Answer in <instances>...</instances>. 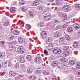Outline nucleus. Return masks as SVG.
I'll use <instances>...</instances> for the list:
<instances>
[{"label": "nucleus", "instance_id": "f257e3e1", "mask_svg": "<svg viewBox=\"0 0 80 80\" xmlns=\"http://www.w3.org/2000/svg\"><path fill=\"white\" fill-rule=\"evenodd\" d=\"M1 45L2 47L7 48L8 49L10 50V51H13L15 49V47L13 44L10 43V42H5L4 41L1 42Z\"/></svg>", "mask_w": 80, "mask_h": 80}, {"label": "nucleus", "instance_id": "f03ea898", "mask_svg": "<svg viewBox=\"0 0 80 80\" xmlns=\"http://www.w3.org/2000/svg\"><path fill=\"white\" fill-rule=\"evenodd\" d=\"M52 37H49V38H48L46 39V42L48 44V50H52V49H53V44L51 43L52 42Z\"/></svg>", "mask_w": 80, "mask_h": 80}, {"label": "nucleus", "instance_id": "7ed1b4c3", "mask_svg": "<svg viewBox=\"0 0 80 80\" xmlns=\"http://www.w3.org/2000/svg\"><path fill=\"white\" fill-rule=\"evenodd\" d=\"M52 52L54 54H60L61 53V49L59 48H55L53 49Z\"/></svg>", "mask_w": 80, "mask_h": 80}, {"label": "nucleus", "instance_id": "20e7f679", "mask_svg": "<svg viewBox=\"0 0 80 80\" xmlns=\"http://www.w3.org/2000/svg\"><path fill=\"white\" fill-rule=\"evenodd\" d=\"M43 17L44 18H45L46 21H48L51 18V16L49 14H45Z\"/></svg>", "mask_w": 80, "mask_h": 80}, {"label": "nucleus", "instance_id": "39448f33", "mask_svg": "<svg viewBox=\"0 0 80 80\" xmlns=\"http://www.w3.org/2000/svg\"><path fill=\"white\" fill-rule=\"evenodd\" d=\"M18 40L19 43H20V44H22V43H23L24 45H25V42L23 41V38L21 37H19L18 38Z\"/></svg>", "mask_w": 80, "mask_h": 80}, {"label": "nucleus", "instance_id": "423d86ee", "mask_svg": "<svg viewBox=\"0 0 80 80\" xmlns=\"http://www.w3.org/2000/svg\"><path fill=\"white\" fill-rule=\"evenodd\" d=\"M47 33H46V31H43L42 32V38H45L47 37Z\"/></svg>", "mask_w": 80, "mask_h": 80}, {"label": "nucleus", "instance_id": "0eeeda50", "mask_svg": "<svg viewBox=\"0 0 80 80\" xmlns=\"http://www.w3.org/2000/svg\"><path fill=\"white\" fill-rule=\"evenodd\" d=\"M62 10L64 12H67L68 11V7L66 5H64L62 8Z\"/></svg>", "mask_w": 80, "mask_h": 80}, {"label": "nucleus", "instance_id": "6e6552de", "mask_svg": "<svg viewBox=\"0 0 80 80\" xmlns=\"http://www.w3.org/2000/svg\"><path fill=\"white\" fill-rule=\"evenodd\" d=\"M58 64V61H52V67L55 68L56 66H57Z\"/></svg>", "mask_w": 80, "mask_h": 80}, {"label": "nucleus", "instance_id": "1a4fd4ad", "mask_svg": "<svg viewBox=\"0 0 80 80\" xmlns=\"http://www.w3.org/2000/svg\"><path fill=\"white\" fill-rule=\"evenodd\" d=\"M72 26L73 27H74L75 29H76L77 30L79 29L80 28V25L77 23L74 24Z\"/></svg>", "mask_w": 80, "mask_h": 80}, {"label": "nucleus", "instance_id": "9d476101", "mask_svg": "<svg viewBox=\"0 0 80 80\" xmlns=\"http://www.w3.org/2000/svg\"><path fill=\"white\" fill-rule=\"evenodd\" d=\"M54 37L58 38V37H59L61 36V33L60 32H57L54 33Z\"/></svg>", "mask_w": 80, "mask_h": 80}, {"label": "nucleus", "instance_id": "9b49d317", "mask_svg": "<svg viewBox=\"0 0 80 80\" xmlns=\"http://www.w3.org/2000/svg\"><path fill=\"white\" fill-rule=\"evenodd\" d=\"M18 74L14 72H13L11 71L9 72V75H10L11 77H15L16 75H17Z\"/></svg>", "mask_w": 80, "mask_h": 80}, {"label": "nucleus", "instance_id": "f8f14e48", "mask_svg": "<svg viewBox=\"0 0 80 80\" xmlns=\"http://www.w3.org/2000/svg\"><path fill=\"white\" fill-rule=\"evenodd\" d=\"M33 9H31L30 10V11L29 12L31 18H33V17L34 16V14H33Z\"/></svg>", "mask_w": 80, "mask_h": 80}, {"label": "nucleus", "instance_id": "ddd939ff", "mask_svg": "<svg viewBox=\"0 0 80 80\" xmlns=\"http://www.w3.org/2000/svg\"><path fill=\"white\" fill-rule=\"evenodd\" d=\"M65 41V38L64 37H61L59 39V42H63Z\"/></svg>", "mask_w": 80, "mask_h": 80}, {"label": "nucleus", "instance_id": "4468645a", "mask_svg": "<svg viewBox=\"0 0 80 80\" xmlns=\"http://www.w3.org/2000/svg\"><path fill=\"white\" fill-rule=\"evenodd\" d=\"M10 12L11 13H13L15 12V8L13 7L11 8L10 10Z\"/></svg>", "mask_w": 80, "mask_h": 80}, {"label": "nucleus", "instance_id": "2eb2a0df", "mask_svg": "<svg viewBox=\"0 0 80 80\" xmlns=\"http://www.w3.org/2000/svg\"><path fill=\"white\" fill-rule=\"evenodd\" d=\"M37 26L39 27H43L44 26V23L43 22H39L37 24Z\"/></svg>", "mask_w": 80, "mask_h": 80}, {"label": "nucleus", "instance_id": "dca6fc26", "mask_svg": "<svg viewBox=\"0 0 80 80\" xmlns=\"http://www.w3.org/2000/svg\"><path fill=\"white\" fill-rule=\"evenodd\" d=\"M57 14L60 17H62L63 15H64L65 14H64L62 12H60V11H58L57 12Z\"/></svg>", "mask_w": 80, "mask_h": 80}, {"label": "nucleus", "instance_id": "f3484780", "mask_svg": "<svg viewBox=\"0 0 80 80\" xmlns=\"http://www.w3.org/2000/svg\"><path fill=\"white\" fill-rule=\"evenodd\" d=\"M36 77L34 75H32L29 77V79L30 80H35Z\"/></svg>", "mask_w": 80, "mask_h": 80}, {"label": "nucleus", "instance_id": "a211bd4d", "mask_svg": "<svg viewBox=\"0 0 80 80\" xmlns=\"http://www.w3.org/2000/svg\"><path fill=\"white\" fill-rule=\"evenodd\" d=\"M59 23L60 21L57 19L54 20L52 22V24L53 25H55V24L57 25V24H58V23Z\"/></svg>", "mask_w": 80, "mask_h": 80}, {"label": "nucleus", "instance_id": "6ab92c4d", "mask_svg": "<svg viewBox=\"0 0 80 80\" xmlns=\"http://www.w3.org/2000/svg\"><path fill=\"white\" fill-rule=\"evenodd\" d=\"M10 25V23L9 22H6L4 23L2 25H3V27L5 28L7 27H8Z\"/></svg>", "mask_w": 80, "mask_h": 80}, {"label": "nucleus", "instance_id": "aec40b11", "mask_svg": "<svg viewBox=\"0 0 80 80\" xmlns=\"http://www.w3.org/2000/svg\"><path fill=\"white\" fill-rule=\"evenodd\" d=\"M20 61L21 63H24L25 61V58H24L23 57L20 58Z\"/></svg>", "mask_w": 80, "mask_h": 80}, {"label": "nucleus", "instance_id": "412c9836", "mask_svg": "<svg viewBox=\"0 0 80 80\" xmlns=\"http://www.w3.org/2000/svg\"><path fill=\"white\" fill-rule=\"evenodd\" d=\"M42 59L41 57H38L35 58L34 59V61L36 62H38L39 60H40Z\"/></svg>", "mask_w": 80, "mask_h": 80}, {"label": "nucleus", "instance_id": "4be33fe9", "mask_svg": "<svg viewBox=\"0 0 80 80\" xmlns=\"http://www.w3.org/2000/svg\"><path fill=\"white\" fill-rule=\"evenodd\" d=\"M67 31L69 33H71L73 32V28L72 27H68V28Z\"/></svg>", "mask_w": 80, "mask_h": 80}, {"label": "nucleus", "instance_id": "5701e85b", "mask_svg": "<svg viewBox=\"0 0 80 80\" xmlns=\"http://www.w3.org/2000/svg\"><path fill=\"white\" fill-rule=\"evenodd\" d=\"M38 5V1H36L33 3H32V6H37Z\"/></svg>", "mask_w": 80, "mask_h": 80}, {"label": "nucleus", "instance_id": "b1692460", "mask_svg": "<svg viewBox=\"0 0 80 80\" xmlns=\"http://www.w3.org/2000/svg\"><path fill=\"white\" fill-rule=\"evenodd\" d=\"M19 62H17L14 65V68L15 69H17L19 68Z\"/></svg>", "mask_w": 80, "mask_h": 80}, {"label": "nucleus", "instance_id": "393cba45", "mask_svg": "<svg viewBox=\"0 0 80 80\" xmlns=\"http://www.w3.org/2000/svg\"><path fill=\"white\" fill-rule=\"evenodd\" d=\"M76 69H80V63L77 62L76 64Z\"/></svg>", "mask_w": 80, "mask_h": 80}, {"label": "nucleus", "instance_id": "a878e982", "mask_svg": "<svg viewBox=\"0 0 80 80\" xmlns=\"http://www.w3.org/2000/svg\"><path fill=\"white\" fill-rule=\"evenodd\" d=\"M19 3L21 5H23L25 3V0H19Z\"/></svg>", "mask_w": 80, "mask_h": 80}, {"label": "nucleus", "instance_id": "bb28decb", "mask_svg": "<svg viewBox=\"0 0 80 80\" xmlns=\"http://www.w3.org/2000/svg\"><path fill=\"white\" fill-rule=\"evenodd\" d=\"M27 58L28 60L29 61H32L33 60V59L32 58V57L30 55H28L27 56Z\"/></svg>", "mask_w": 80, "mask_h": 80}, {"label": "nucleus", "instance_id": "cd10ccee", "mask_svg": "<svg viewBox=\"0 0 80 80\" xmlns=\"http://www.w3.org/2000/svg\"><path fill=\"white\" fill-rule=\"evenodd\" d=\"M12 33L13 35H18L19 34V32H18V31L14 30L13 31Z\"/></svg>", "mask_w": 80, "mask_h": 80}, {"label": "nucleus", "instance_id": "c85d7f7f", "mask_svg": "<svg viewBox=\"0 0 80 80\" xmlns=\"http://www.w3.org/2000/svg\"><path fill=\"white\" fill-rule=\"evenodd\" d=\"M4 57H5V52H1L0 53V57L3 58Z\"/></svg>", "mask_w": 80, "mask_h": 80}, {"label": "nucleus", "instance_id": "c756f323", "mask_svg": "<svg viewBox=\"0 0 80 80\" xmlns=\"http://www.w3.org/2000/svg\"><path fill=\"white\" fill-rule=\"evenodd\" d=\"M62 17H63V20L65 21V20H67V15H66V14H63V16H62Z\"/></svg>", "mask_w": 80, "mask_h": 80}, {"label": "nucleus", "instance_id": "7c9ffc66", "mask_svg": "<svg viewBox=\"0 0 80 80\" xmlns=\"http://www.w3.org/2000/svg\"><path fill=\"white\" fill-rule=\"evenodd\" d=\"M78 42H75L73 44V47L74 48H77L78 47Z\"/></svg>", "mask_w": 80, "mask_h": 80}, {"label": "nucleus", "instance_id": "2f4dec72", "mask_svg": "<svg viewBox=\"0 0 80 80\" xmlns=\"http://www.w3.org/2000/svg\"><path fill=\"white\" fill-rule=\"evenodd\" d=\"M75 62L74 61H73L72 60H70L68 62L69 65H74Z\"/></svg>", "mask_w": 80, "mask_h": 80}, {"label": "nucleus", "instance_id": "473e14b6", "mask_svg": "<svg viewBox=\"0 0 80 80\" xmlns=\"http://www.w3.org/2000/svg\"><path fill=\"white\" fill-rule=\"evenodd\" d=\"M65 37L67 40L68 41H69V40H70V37H69L68 35L67 34H65Z\"/></svg>", "mask_w": 80, "mask_h": 80}, {"label": "nucleus", "instance_id": "72a5a7b5", "mask_svg": "<svg viewBox=\"0 0 80 80\" xmlns=\"http://www.w3.org/2000/svg\"><path fill=\"white\" fill-rule=\"evenodd\" d=\"M69 49V46H65L64 48H63V51H67V50H68Z\"/></svg>", "mask_w": 80, "mask_h": 80}, {"label": "nucleus", "instance_id": "f704fd0d", "mask_svg": "<svg viewBox=\"0 0 80 80\" xmlns=\"http://www.w3.org/2000/svg\"><path fill=\"white\" fill-rule=\"evenodd\" d=\"M23 49V47L22 46H19L18 47L17 49V51L18 52H19L20 50H22Z\"/></svg>", "mask_w": 80, "mask_h": 80}, {"label": "nucleus", "instance_id": "c9c22d12", "mask_svg": "<svg viewBox=\"0 0 80 80\" xmlns=\"http://www.w3.org/2000/svg\"><path fill=\"white\" fill-rule=\"evenodd\" d=\"M26 28L27 30H30V28H31V26L29 24H26Z\"/></svg>", "mask_w": 80, "mask_h": 80}, {"label": "nucleus", "instance_id": "e433bc0d", "mask_svg": "<svg viewBox=\"0 0 80 80\" xmlns=\"http://www.w3.org/2000/svg\"><path fill=\"white\" fill-rule=\"evenodd\" d=\"M6 74V72H0V77H2Z\"/></svg>", "mask_w": 80, "mask_h": 80}, {"label": "nucleus", "instance_id": "4c0bfd02", "mask_svg": "<svg viewBox=\"0 0 80 80\" xmlns=\"http://www.w3.org/2000/svg\"><path fill=\"white\" fill-rule=\"evenodd\" d=\"M33 69H27V72L28 73H32V72H33Z\"/></svg>", "mask_w": 80, "mask_h": 80}, {"label": "nucleus", "instance_id": "58836bf2", "mask_svg": "<svg viewBox=\"0 0 80 80\" xmlns=\"http://www.w3.org/2000/svg\"><path fill=\"white\" fill-rule=\"evenodd\" d=\"M64 65L65 64H61L60 65V66H59V65H58V68H63Z\"/></svg>", "mask_w": 80, "mask_h": 80}, {"label": "nucleus", "instance_id": "ea45409f", "mask_svg": "<svg viewBox=\"0 0 80 80\" xmlns=\"http://www.w3.org/2000/svg\"><path fill=\"white\" fill-rule=\"evenodd\" d=\"M61 28H62V26L61 25H59L57 26L55 28L56 30H59V29H60Z\"/></svg>", "mask_w": 80, "mask_h": 80}, {"label": "nucleus", "instance_id": "a19ab883", "mask_svg": "<svg viewBox=\"0 0 80 80\" xmlns=\"http://www.w3.org/2000/svg\"><path fill=\"white\" fill-rule=\"evenodd\" d=\"M27 8V6H24L22 7L21 10L23 12H25L26 9Z\"/></svg>", "mask_w": 80, "mask_h": 80}, {"label": "nucleus", "instance_id": "79ce46f5", "mask_svg": "<svg viewBox=\"0 0 80 80\" xmlns=\"http://www.w3.org/2000/svg\"><path fill=\"white\" fill-rule=\"evenodd\" d=\"M22 54L24 53L25 52V49H22L19 52H18Z\"/></svg>", "mask_w": 80, "mask_h": 80}, {"label": "nucleus", "instance_id": "37998d69", "mask_svg": "<svg viewBox=\"0 0 80 80\" xmlns=\"http://www.w3.org/2000/svg\"><path fill=\"white\" fill-rule=\"evenodd\" d=\"M64 53L65 55V57H67L68 55V54H69V51H66L65 52H63Z\"/></svg>", "mask_w": 80, "mask_h": 80}, {"label": "nucleus", "instance_id": "c03bdc74", "mask_svg": "<svg viewBox=\"0 0 80 80\" xmlns=\"http://www.w3.org/2000/svg\"><path fill=\"white\" fill-rule=\"evenodd\" d=\"M76 75H77L79 77H80V71H78L76 72Z\"/></svg>", "mask_w": 80, "mask_h": 80}, {"label": "nucleus", "instance_id": "a18cd8bd", "mask_svg": "<svg viewBox=\"0 0 80 80\" xmlns=\"http://www.w3.org/2000/svg\"><path fill=\"white\" fill-rule=\"evenodd\" d=\"M44 53L45 55H48V51L47 50L45 49L44 51Z\"/></svg>", "mask_w": 80, "mask_h": 80}, {"label": "nucleus", "instance_id": "49530a36", "mask_svg": "<svg viewBox=\"0 0 80 80\" xmlns=\"http://www.w3.org/2000/svg\"><path fill=\"white\" fill-rule=\"evenodd\" d=\"M38 10H39V11H40V12H42V11H43V7H41L38 8Z\"/></svg>", "mask_w": 80, "mask_h": 80}, {"label": "nucleus", "instance_id": "de8ad7c7", "mask_svg": "<svg viewBox=\"0 0 80 80\" xmlns=\"http://www.w3.org/2000/svg\"><path fill=\"white\" fill-rule=\"evenodd\" d=\"M40 70H37L35 71V73L37 75H38V74H40Z\"/></svg>", "mask_w": 80, "mask_h": 80}, {"label": "nucleus", "instance_id": "09e8293b", "mask_svg": "<svg viewBox=\"0 0 80 80\" xmlns=\"http://www.w3.org/2000/svg\"><path fill=\"white\" fill-rule=\"evenodd\" d=\"M52 25V22H50L47 23V26H50Z\"/></svg>", "mask_w": 80, "mask_h": 80}, {"label": "nucleus", "instance_id": "8fccbe9b", "mask_svg": "<svg viewBox=\"0 0 80 80\" xmlns=\"http://www.w3.org/2000/svg\"><path fill=\"white\" fill-rule=\"evenodd\" d=\"M76 7L77 8H80V4H76L75 5Z\"/></svg>", "mask_w": 80, "mask_h": 80}, {"label": "nucleus", "instance_id": "3c124183", "mask_svg": "<svg viewBox=\"0 0 80 80\" xmlns=\"http://www.w3.org/2000/svg\"><path fill=\"white\" fill-rule=\"evenodd\" d=\"M17 3V2L16 1H14L12 3V5H16Z\"/></svg>", "mask_w": 80, "mask_h": 80}, {"label": "nucleus", "instance_id": "603ef678", "mask_svg": "<svg viewBox=\"0 0 80 80\" xmlns=\"http://www.w3.org/2000/svg\"><path fill=\"white\" fill-rule=\"evenodd\" d=\"M3 63H0V69H1V68H2V67H3Z\"/></svg>", "mask_w": 80, "mask_h": 80}, {"label": "nucleus", "instance_id": "864d4df0", "mask_svg": "<svg viewBox=\"0 0 80 80\" xmlns=\"http://www.w3.org/2000/svg\"><path fill=\"white\" fill-rule=\"evenodd\" d=\"M69 80H74V78L73 77H70L69 78Z\"/></svg>", "mask_w": 80, "mask_h": 80}, {"label": "nucleus", "instance_id": "5fc2aeb1", "mask_svg": "<svg viewBox=\"0 0 80 80\" xmlns=\"http://www.w3.org/2000/svg\"><path fill=\"white\" fill-rule=\"evenodd\" d=\"M21 78H20V77H19V76L15 78V79L16 80H20V79Z\"/></svg>", "mask_w": 80, "mask_h": 80}, {"label": "nucleus", "instance_id": "6e6d98bb", "mask_svg": "<svg viewBox=\"0 0 80 80\" xmlns=\"http://www.w3.org/2000/svg\"><path fill=\"white\" fill-rule=\"evenodd\" d=\"M70 69V71H71V72H75V69L74 68H71Z\"/></svg>", "mask_w": 80, "mask_h": 80}, {"label": "nucleus", "instance_id": "4d7b16f0", "mask_svg": "<svg viewBox=\"0 0 80 80\" xmlns=\"http://www.w3.org/2000/svg\"><path fill=\"white\" fill-rule=\"evenodd\" d=\"M78 36H80V29L78 30L77 33Z\"/></svg>", "mask_w": 80, "mask_h": 80}, {"label": "nucleus", "instance_id": "13d9d810", "mask_svg": "<svg viewBox=\"0 0 80 80\" xmlns=\"http://www.w3.org/2000/svg\"><path fill=\"white\" fill-rule=\"evenodd\" d=\"M58 43V40H54V44H57Z\"/></svg>", "mask_w": 80, "mask_h": 80}, {"label": "nucleus", "instance_id": "bf43d9fd", "mask_svg": "<svg viewBox=\"0 0 80 80\" xmlns=\"http://www.w3.org/2000/svg\"><path fill=\"white\" fill-rule=\"evenodd\" d=\"M14 38V36H10V38L11 40H13Z\"/></svg>", "mask_w": 80, "mask_h": 80}, {"label": "nucleus", "instance_id": "052dcab7", "mask_svg": "<svg viewBox=\"0 0 80 80\" xmlns=\"http://www.w3.org/2000/svg\"><path fill=\"white\" fill-rule=\"evenodd\" d=\"M52 80H57V78L55 76H54L52 78Z\"/></svg>", "mask_w": 80, "mask_h": 80}, {"label": "nucleus", "instance_id": "680f3d73", "mask_svg": "<svg viewBox=\"0 0 80 80\" xmlns=\"http://www.w3.org/2000/svg\"><path fill=\"white\" fill-rule=\"evenodd\" d=\"M31 69H32L33 70H34V67L33 66V65H32L31 66Z\"/></svg>", "mask_w": 80, "mask_h": 80}, {"label": "nucleus", "instance_id": "e2e57ef3", "mask_svg": "<svg viewBox=\"0 0 80 80\" xmlns=\"http://www.w3.org/2000/svg\"><path fill=\"white\" fill-rule=\"evenodd\" d=\"M67 27V25L64 24L62 26V28H66Z\"/></svg>", "mask_w": 80, "mask_h": 80}, {"label": "nucleus", "instance_id": "0e129e2a", "mask_svg": "<svg viewBox=\"0 0 80 80\" xmlns=\"http://www.w3.org/2000/svg\"><path fill=\"white\" fill-rule=\"evenodd\" d=\"M46 74L47 75H49L50 74V73H49V72H46Z\"/></svg>", "mask_w": 80, "mask_h": 80}, {"label": "nucleus", "instance_id": "69168bd1", "mask_svg": "<svg viewBox=\"0 0 80 80\" xmlns=\"http://www.w3.org/2000/svg\"><path fill=\"white\" fill-rule=\"evenodd\" d=\"M62 8H58V11L62 10Z\"/></svg>", "mask_w": 80, "mask_h": 80}, {"label": "nucleus", "instance_id": "338daca9", "mask_svg": "<svg viewBox=\"0 0 80 80\" xmlns=\"http://www.w3.org/2000/svg\"><path fill=\"white\" fill-rule=\"evenodd\" d=\"M38 63H39V64H40V63H41V62H42V60H41L39 61H38Z\"/></svg>", "mask_w": 80, "mask_h": 80}, {"label": "nucleus", "instance_id": "774afa93", "mask_svg": "<svg viewBox=\"0 0 80 80\" xmlns=\"http://www.w3.org/2000/svg\"><path fill=\"white\" fill-rule=\"evenodd\" d=\"M25 64H22V68H25Z\"/></svg>", "mask_w": 80, "mask_h": 80}]
</instances>
